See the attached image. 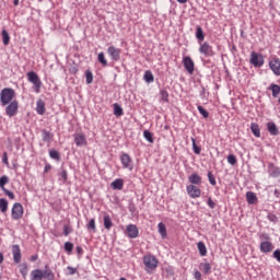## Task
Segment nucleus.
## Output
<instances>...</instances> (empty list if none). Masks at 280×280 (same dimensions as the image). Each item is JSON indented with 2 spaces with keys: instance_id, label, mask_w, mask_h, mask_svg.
I'll return each mask as SVG.
<instances>
[{
  "instance_id": "13",
  "label": "nucleus",
  "mask_w": 280,
  "mask_h": 280,
  "mask_svg": "<svg viewBox=\"0 0 280 280\" xmlns=\"http://www.w3.org/2000/svg\"><path fill=\"white\" fill-rule=\"evenodd\" d=\"M127 233L128 237H130L131 240H137V237H139V228H137V225L135 224H129L127 226Z\"/></svg>"
},
{
  "instance_id": "54",
  "label": "nucleus",
  "mask_w": 280,
  "mask_h": 280,
  "mask_svg": "<svg viewBox=\"0 0 280 280\" xmlns=\"http://www.w3.org/2000/svg\"><path fill=\"white\" fill-rule=\"evenodd\" d=\"M273 258L277 259V261L280 264V249H276L273 252Z\"/></svg>"
},
{
  "instance_id": "49",
  "label": "nucleus",
  "mask_w": 280,
  "mask_h": 280,
  "mask_svg": "<svg viewBox=\"0 0 280 280\" xmlns=\"http://www.w3.org/2000/svg\"><path fill=\"white\" fill-rule=\"evenodd\" d=\"M60 176V178H62L63 183H67L68 180V174L66 170H62L61 172H59L58 174Z\"/></svg>"
},
{
  "instance_id": "64",
  "label": "nucleus",
  "mask_w": 280,
  "mask_h": 280,
  "mask_svg": "<svg viewBox=\"0 0 280 280\" xmlns=\"http://www.w3.org/2000/svg\"><path fill=\"white\" fill-rule=\"evenodd\" d=\"M13 5H19V0H14Z\"/></svg>"
},
{
  "instance_id": "15",
  "label": "nucleus",
  "mask_w": 280,
  "mask_h": 280,
  "mask_svg": "<svg viewBox=\"0 0 280 280\" xmlns=\"http://www.w3.org/2000/svg\"><path fill=\"white\" fill-rule=\"evenodd\" d=\"M12 255L14 264H21V247L19 245L12 246Z\"/></svg>"
},
{
  "instance_id": "16",
  "label": "nucleus",
  "mask_w": 280,
  "mask_h": 280,
  "mask_svg": "<svg viewBox=\"0 0 280 280\" xmlns=\"http://www.w3.org/2000/svg\"><path fill=\"white\" fill-rule=\"evenodd\" d=\"M267 130L272 137H277V135H279V128H277V124L272 121L267 122Z\"/></svg>"
},
{
  "instance_id": "41",
  "label": "nucleus",
  "mask_w": 280,
  "mask_h": 280,
  "mask_svg": "<svg viewBox=\"0 0 280 280\" xmlns=\"http://www.w3.org/2000/svg\"><path fill=\"white\" fill-rule=\"evenodd\" d=\"M191 143H192V150L195 154H200V152H202V148L196 144V138H191Z\"/></svg>"
},
{
  "instance_id": "17",
  "label": "nucleus",
  "mask_w": 280,
  "mask_h": 280,
  "mask_svg": "<svg viewBox=\"0 0 280 280\" xmlns=\"http://www.w3.org/2000/svg\"><path fill=\"white\" fill-rule=\"evenodd\" d=\"M189 183H191V185H202V177H200V175H198V173H192L189 177H188Z\"/></svg>"
},
{
  "instance_id": "38",
  "label": "nucleus",
  "mask_w": 280,
  "mask_h": 280,
  "mask_svg": "<svg viewBox=\"0 0 280 280\" xmlns=\"http://www.w3.org/2000/svg\"><path fill=\"white\" fill-rule=\"evenodd\" d=\"M161 100L162 102H170V93H167V90H161L160 91Z\"/></svg>"
},
{
  "instance_id": "57",
  "label": "nucleus",
  "mask_w": 280,
  "mask_h": 280,
  "mask_svg": "<svg viewBox=\"0 0 280 280\" xmlns=\"http://www.w3.org/2000/svg\"><path fill=\"white\" fill-rule=\"evenodd\" d=\"M2 163H4V165H9V162H8V152H3V155H2Z\"/></svg>"
},
{
  "instance_id": "9",
  "label": "nucleus",
  "mask_w": 280,
  "mask_h": 280,
  "mask_svg": "<svg viewBox=\"0 0 280 280\" xmlns=\"http://www.w3.org/2000/svg\"><path fill=\"white\" fill-rule=\"evenodd\" d=\"M183 65L186 71H188V73H190L191 75L194 73V70L196 69V65L194 63V60L191 59V57L189 56L184 57Z\"/></svg>"
},
{
  "instance_id": "21",
  "label": "nucleus",
  "mask_w": 280,
  "mask_h": 280,
  "mask_svg": "<svg viewBox=\"0 0 280 280\" xmlns=\"http://www.w3.org/2000/svg\"><path fill=\"white\" fill-rule=\"evenodd\" d=\"M246 200H247L248 205H256L257 203V195L253 191H247Z\"/></svg>"
},
{
  "instance_id": "46",
  "label": "nucleus",
  "mask_w": 280,
  "mask_h": 280,
  "mask_svg": "<svg viewBox=\"0 0 280 280\" xmlns=\"http://www.w3.org/2000/svg\"><path fill=\"white\" fill-rule=\"evenodd\" d=\"M66 253H73V243L71 242H66L63 246Z\"/></svg>"
},
{
  "instance_id": "14",
  "label": "nucleus",
  "mask_w": 280,
  "mask_h": 280,
  "mask_svg": "<svg viewBox=\"0 0 280 280\" xmlns=\"http://www.w3.org/2000/svg\"><path fill=\"white\" fill-rule=\"evenodd\" d=\"M269 68L275 73V75H280V60H279V58H275L273 60L269 61Z\"/></svg>"
},
{
  "instance_id": "47",
  "label": "nucleus",
  "mask_w": 280,
  "mask_h": 280,
  "mask_svg": "<svg viewBox=\"0 0 280 280\" xmlns=\"http://www.w3.org/2000/svg\"><path fill=\"white\" fill-rule=\"evenodd\" d=\"M208 179H209L210 185L215 187V185H217L215 176H213V173L211 171L208 172Z\"/></svg>"
},
{
  "instance_id": "43",
  "label": "nucleus",
  "mask_w": 280,
  "mask_h": 280,
  "mask_svg": "<svg viewBox=\"0 0 280 280\" xmlns=\"http://www.w3.org/2000/svg\"><path fill=\"white\" fill-rule=\"evenodd\" d=\"M50 159H54V161H60V153L56 150L49 151Z\"/></svg>"
},
{
  "instance_id": "23",
  "label": "nucleus",
  "mask_w": 280,
  "mask_h": 280,
  "mask_svg": "<svg viewBox=\"0 0 280 280\" xmlns=\"http://www.w3.org/2000/svg\"><path fill=\"white\" fill-rule=\"evenodd\" d=\"M250 130L255 137H261V131L259 129V125L257 122L250 124Z\"/></svg>"
},
{
  "instance_id": "61",
  "label": "nucleus",
  "mask_w": 280,
  "mask_h": 280,
  "mask_svg": "<svg viewBox=\"0 0 280 280\" xmlns=\"http://www.w3.org/2000/svg\"><path fill=\"white\" fill-rule=\"evenodd\" d=\"M3 253L0 252V264H3Z\"/></svg>"
},
{
  "instance_id": "24",
  "label": "nucleus",
  "mask_w": 280,
  "mask_h": 280,
  "mask_svg": "<svg viewBox=\"0 0 280 280\" xmlns=\"http://www.w3.org/2000/svg\"><path fill=\"white\" fill-rule=\"evenodd\" d=\"M158 229L161 237L165 240V237H167V228L165 226V223L163 222L159 223Z\"/></svg>"
},
{
  "instance_id": "40",
  "label": "nucleus",
  "mask_w": 280,
  "mask_h": 280,
  "mask_svg": "<svg viewBox=\"0 0 280 280\" xmlns=\"http://www.w3.org/2000/svg\"><path fill=\"white\" fill-rule=\"evenodd\" d=\"M88 231H92V233L97 232V228L95 226V219H91L88 223Z\"/></svg>"
},
{
  "instance_id": "32",
  "label": "nucleus",
  "mask_w": 280,
  "mask_h": 280,
  "mask_svg": "<svg viewBox=\"0 0 280 280\" xmlns=\"http://www.w3.org/2000/svg\"><path fill=\"white\" fill-rule=\"evenodd\" d=\"M1 34L3 45H10V33H8L5 28H3Z\"/></svg>"
},
{
  "instance_id": "19",
  "label": "nucleus",
  "mask_w": 280,
  "mask_h": 280,
  "mask_svg": "<svg viewBox=\"0 0 280 280\" xmlns=\"http://www.w3.org/2000/svg\"><path fill=\"white\" fill-rule=\"evenodd\" d=\"M42 137H43V141L45 143H51V141L54 139V133L47 131L46 129H43Z\"/></svg>"
},
{
  "instance_id": "18",
  "label": "nucleus",
  "mask_w": 280,
  "mask_h": 280,
  "mask_svg": "<svg viewBox=\"0 0 280 280\" xmlns=\"http://www.w3.org/2000/svg\"><path fill=\"white\" fill-rule=\"evenodd\" d=\"M74 143L79 148L82 147V145H86V137L84 135H82V133L74 135Z\"/></svg>"
},
{
  "instance_id": "58",
  "label": "nucleus",
  "mask_w": 280,
  "mask_h": 280,
  "mask_svg": "<svg viewBox=\"0 0 280 280\" xmlns=\"http://www.w3.org/2000/svg\"><path fill=\"white\" fill-rule=\"evenodd\" d=\"M49 170H51V164H46L44 168L45 174H47Z\"/></svg>"
},
{
  "instance_id": "53",
  "label": "nucleus",
  "mask_w": 280,
  "mask_h": 280,
  "mask_svg": "<svg viewBox=\"0 0 280 280\" xmlns=\"http://www.w3.org/2000/svg\"><path fill=\"white\" fill-rule=\"evenodd\" d=\"M67 270H68V275H75V272H78V269L71 266L67 267Z\"/></svg>"
},
{
  "instance_id": "5",
  "label": "nucleus",
  "mask_w": 280,
  "mask_h": 280,
  "mask_svg": "<svg viewBox=\"0 0 280 280\" xmlns=\"http://www.w3.org/2000/svg\"><path fill=\"white\" fill-rule=\"evenodd\" d=\"M199 52L206 58H211L215 56V51H213V46L209 45V42L199 43Z\"/></svg>"
},
{
  "instance_id": "28",
  "label": "nucleus",
  "mask_w": 280,
  "mask_h": 280,
  "mask_svg": "<svg viewBox=\"0 0 280 280\" xmlns=\"http://www.w3.org/2000/svg\"><path fill=\"white\" fill-rule=\"evenodd\" d=\"M143 80H144L145 82H148V84H150L151 82H153V81H154V74H152V71L147 70V71L144 72Z\"/></svg>"
},
{
  "instance_id": "11",
  "label": "nucleus",
  "mask_w": 280,
  "mask_h": 280,
  "mask_svg": "<svg viewBox=\"0 0 280 280\" xmlns=\"http://www.w3.org/2000/svg\"><path fill=\"white\" fill-rule=\"evenodd\" d=\"M107 54H109L112 60L117 62L121 56V50L119 48H116L115 46H109L107 49Z\"/></svg>"
},
{
  "instance_id": "8",
  "label": "nucleus",
  "mask_w": 280,
  "mask_h": 280,
  "mask_svg": "<svg viewBox=\"0 0 280 280\" xmlns=\"http://www.w3.org/2000/svg\"><path fill=\"white\" fill-rule=\"evenodd\" d=\"M16 113H19V101L13 100L7 105L5 114L8 115V117H14Z\"/></svg>"
},
{
  "instance_id": "3",
  "label": "nucleus",
  "mask_w": 280,
  "mask_h": 280,
  "mask_svg": "<svg viewBox=\"0 0 280 280\" xmlns=\"http://www.w3.org/2000/svg\"><path fill=\"white\" fill-rule=\"evenodd\" d=\"M28 82L34 84V91L35 93H40V86H43V81H40V78L38 74L34 71L27 72Z\"/></svg>"
},
{
  "instance_id": "27",
  "label": "nucleus",
  "mask_w": 280,
  "mask_h": 280,
  "mask_svg": "<svg viewBox=\"0 0 280 280\" xmlns=\"http://www.w3.org/2000/svg\"><path fill=\"white\" fill-rule=\"evenodd\" d=\"M196 38L199 40V44L205 40V31H202L201 26H197L196 28Z\"/></svg>"
},
{
  "instance_id": "39",
  "label": "nucleus",
  "mask_w": 280,
  "mask_h": 280,
  "mask_svg": "<svg viewBox=\"0 0 280 280\" xmlns=\"http://www.w3.org/2000/svg\"><path fill=\"white\" fill-rule=\"evenodd\" d=\"M97 60L102 63L103 67H108V61L106 60L104 52L98 54Z\"/></svg>"
},
{
  "instance_id": "30",
  "label": "nucleus",
  "mask_w": 280,
  "mask_h": 280,
  "mask_svg": "<svg viewBox=\"0 0 280 280\" xmlns=\"http://www.w3.org/2000/svg\"><path fill=\"white\" fill-rule=\"evenodd\" d=\"M113 189H124V179H116L112 183Z\"/></svg>"
},
{
  "instance_id": "62",
  "label": "nucleus",
  "mask_w": 280,
  "mask_h": 280,
  "mask_svg": "<svg viewBox=\"0 0 280 280\" xmlns=\"http://www.w3.org/2000/svg\"><path fill=\"white\" fill-rule=\"evenodd\" d=\"M178 3H187V0H177Z\"/></svg>"
},
{
  "instance_id": "31",
  "label": "nucleus",
  "mask_w": 280,
  "mask_h": 280,
  "mask_svg": "<svg viewBox=\"0 0 280 280\" xmlns=\"http://www.w3.org/2000/svg\"><path fill=\"white\" fill-rule=\"evenodd\" d=\"M114 115L116 117H121V115H124V108H121V106L117 103L114 104Z\"/></svg>"
},
{
  "instance_id": "36",
  "label": "nucleus",
  "mask_w": 280,
  "mask_h": 280,
  "mask_svg": "<svg viewBox=\"0 0 280 280\" xmlns=\"http://www.w3.org/2000/svg\"><path fill=\"white\" fill-rule=\"evenodd\" d=\"M270 172L273 178H277L280 176V168L278 166H275L273 164L270 165Z\"/></svg>"
},
{
  "instance_id": "52",
  "label": "nucleus",
  "mask_w": 280,
  "mask_h": 280,
  "mask_svg": "<svg viewBox=\"0 0 280 280\" xmlns=\"http://www.w3.org/2000/svg\"><path fill=\"white\" fill-rule=\"evenodd\" d=\"M70 233H71V226L65 225L63 226V235H66V237H67V235H69Z\"/></svg>"
},
{
  "instance_id": "51",
  "label": "nucleus",
  "mask_w": 280,
  "mask_h": 280,
  "mask_svg": "<svg viewBox=\"0 0 280 280\" xmlns=\"http://www.w3.org/2000/svg\"><path fill=\"white\" fill-rule=\"evenodd\" d=\"M208 207H210V209H215V201H213L211 197L208 198Z\"/></svg>"
},
{
  "instance_id": "4",
  "label": "nucleus",
  "mask_w": 280,
  "mask_h": 280,
  "mask_svg": "<svg viewBox=\"0 0 280 280\" xmlns=\"http://www.w3.org/2000/svg\"><path fill=\"white\" fill-rule=\"evenodd\" d=\"M143 264L147 268V272H150V270H156V268H159V260L152 255L144 256Z\"/></svg>"
},
{
  "instance_id": "25",
  "label": "nucleus",
  "mask_w": 280,
  "mask_h": 280,
  "mask_svg": "<svg viewBox=\"0 0 280 280\" xmlns=\"http://www.w3.org/2000/svg\"><path fill=\"white\" fill-rule=\"evenodd\" d=\"M36 112L38 115H45V101H37Z\"/></svg>"
},
{
  "instance_id": "10",
  "label": "nucleus",
  "mask_w": 280,
  "mask_h": 280,
  "mask_svg": "<svg viewBox=\"0 0 280 280\" xmlns=\"http://www.w3.org/2000/svg\"><path fill=\"white\" fill-rule=\"evenodd\" d=\"M186 191L190 196V198H200V194H202L200 188H198V186L194 184L188 185L186 187Z\"/></svg>"
},
{
  "instance_id": "35",
  "label": "nucleus",
  "mask_w": 280,
  "mask_h": 280,
  "mask_svg": "<svg viewBox=\"0 0 280 280\" xmlns=\"http://www.w3.org/2000/svg\"><path fill=\"white\" fill-rule=\"evenodd\" d=\"M0 211L1 213H5L8 211V199L5 198L0 199Z\"/></svg>"
},
{
  "instance_id": "37",
  "label": "nucleus",
  "mask_w": 280,
  "mask_h": 280,
  "mask_svg": "<svg viewBox=\"0 0 280 280\" xmlns=\"http://www.w3.org/2000/svg\"><path fill=\"white\" fill-rule=\"evenodd\" d=\"M8 183H10V178H8V176L3 175L0 177V188L2 189V191L7 189L5 185H8Z\"/></svg>"
},
{
  "instance_id": "26",
  "label": "nucleus",
  "mask_w": 280,
  "mask_h": 280,
  "mask_svg": "<svg viewBox=\"0 0 280 280\" xmlns=\"http://www.w3.org/2000/svg\"><path fill=\"white\" fill-rule=\"evenodd\" d=\"M104 229H106L107 231H110V229H113V220L110 219V215H105L104 219Z\"/></svg>"
},
{
  "instance_id": "33",
  "label": "nucleus",
  "mask_w": 280,
  "mask_h": 280,
  "mask_svg": "<svg viewBox=\"0 0 280 280\" xmlns=\"http://www.w3.org/2000/svg\"><path fill=\"white\" fill-rule=\"evenodd\" d=\"M269 89L272 92V97H278L279 96V94H280V86L279 85L272 83Z\"/></svg>"
},
{
  "instance_id": "48",
  "label": "nucleus",
  "mask_w": 280,
  "mask_h": 280,
  "mask_svg": "<svg viewBox=\"0 0 280 280\" xmlns=\"http://www.w3.org/2000/svg\"><path fill=\"white\" fill-rule=\"evenodd\" d=\"M228 163H230V165H237V158L234 154H230L228 156Z\"/></svg>"
},
{
  "instance_id": "55",
  "label": "nucleus",
  "mask_w": 280,
  "mask_h": 280,
  "mask_svg": "<svg viewBox=\"0 0 280 280\" xmlns=\"http://www.w3.org/2000/svg\"><path fill=\"white\" fill-rule=\"evenodd\" d=\"M268 220H269L270 222H277V221H278L277 215H276V214H272V213H269V214H268Z\"/></svg>"
},
{
  "instance_id": "22",
  "label": "nucleus",
  "mask_w": 280,
  "mask_h": 280,
  "mask_svg": "<svg viewBox=\"0 0 280 280\" xmlns=\"http://www.w3.org/2000/svg\"><path fill=\"white\" fill-rule=\"evenodd\" d=\"M199 269L202 270L203 275H211V264L209 262H201Z\"/></svg>"
},
{
  "instance_id": "20",
  "label": "nucleus",
  "mask_w": 280,
  "mask_h": 280,
  "mask_svg": "<svg viewBox=\"0 0 280 280\" xmlns=\"http://www.w3.org/2000/svg\"><path fill=\"white\" fill-rule=\"evenodd\" d=\"M272 248H275L272 246V244L268 241H265L260 244V250L261 253H271Z\"/></svg>"
},
{
  "instance_id": "1",
  "label": "nucleus",
  "mask_w": 280,
  "mask_h": 280,
  "mask_svg": "<svg viewBox=\"0 0 280 280\" xmlns=\"http://www.w3.org/2000/svg\"><path fill=\"white\" fill-rule=\"evenodd\" d=\"M54 280L56 279V275L54 273V271L51 270V268H49V265H45V269L40 270V269H34L31 272V280Z\"/></svg>"
},
{
  "instance_id": "45",
  "label": "nucleus",
  "mask_w": 280,
  "mask_h": 280,
  "mask_svg": "<svg viewBox=\"0 0 280 280\" xmlns=\"http://www.w3.org/2000/svg\"><path fill=\"white\" fill-rule=\"evenodd\" d=\"M197 108H198L200 115H202V117L205 119H207L209 117V112H207V109H205V107H202V105H198Z\"/></svg>"
},
{
  "instance_id": "7",
  "label": "nucleus",
  "mask_w": 280,
  "mask_h": 280,
  "mask_svg": "<svg viewBox=\"0 0 280 280\" xmlns=\"http://www.w3.org/2000/svg\"><path fill=\"white\" fill-rule=\"evenodd\" d=\"M11 217L13 220H21V218H23V205H21V202H16L13 205L11 210Z\"/></svg>"
},
{
  "instance_id": "2",
  "label": "nucleus",
  "mask_w": 280,
  "mask_h": 280,
  "mask_svg": "<svg viewBox=\"0 0 280 280\" xmlns=\"http://www.w3.org/2000/svg\"><path fill=\"white\" fill-rule=\"evenodd\" d=\"M16 97V92L12 88H4L0 92V104L1 106H8Z\"/></svg>"
},
{
  "instance_id": "50",
  "label": "nucleus",
  "mask_w": 280,
  "mask_h": 280,
  "mask_svg": "<svg viewBox=\"0 0 280 280\" xmlns=\"http://www.w3.org/2000/svg\"><path fill=\"white\" fill-rule=\"evenodd\" d=\"M3 194H5V196H8L10 198V200H14L15 196L14 192L8 190V188H4V190H2Z\"/></svg>"
},
{
  "instance_id": "29",
  "label": "nucleus",
  "mask_w": 280,
  "mask_h": 280,
  "mask_svg": "<svg viewBox=\"0 0 280 280\" xmlns=\"http://www.w3.org/2000/svg\"><path fill=\"white\" fill-rule=\"evenodd\" d=\"M197 248H198L199 254L201 255V257H206V255H207V245H205L202 242H199L197 244Z\"/></svg>"
},
{
  "instance_id": "42",
  "label": "nucleus",
  "mask_w": 280,
  "mask_h": 280,
  "mask_svg": "<svg viewBox=\"0 0 280 280\" xmlns=\"http://www.w3.org/2000/svg\"><path fill=\"white\" fill-rule=\"evenodd\" d=\"M20 272L23 277V279H25V277H27V272H28V269H27V264H22L20 265Z\"/></svg>"
},
{
  "instance_id": "34",
  "label": "nucleus",
  "mask_w": 280,
  "mask_h": 280,
  "mask_svg": "<svg viewBox=\"0 0 280 280\" xmlns=\"http://www.w3.org/2000/svg\"><path fill=\"white\" fill-rule=\"evenodd\" d=\"M143 137L149 141V143H154V135L150 130H144Z\"/></svg>"
},
{
  "instance_id": "44",
  "label": "nucleus",
  "mask_w": 280,
  "mask_h": 280,
  "mask_svg": "<svg viewBox=\"0 0 280 280\" xmlns=\"http://www.w3.org/2000/svg\"><path fill=\"white\" fill-rule=\"evenodd\" d=\"M86 84H93V72L91 70L85 71Z\"/></svg>"
},
{
  "instance_id": "6",
  "label": "nucleus",
  "mask_w": 280,
  "mask_h": 280,
  "mask_svg": "<svg viewBox=\"0 0 280 280\" xmlns=\"http://www.w3.org/2000/svg\"><path fill=\"white\" fill-rule=\"evenodd\" d=\"M249 62L250 65H253V67L256 68L264 67V56L261 54L253 51L250 54Z\"/></svg>"
},
{
  "instance_id": "12",
  "label": "nucleus",
  "mask_w": 280,
  "mask_h": 280,
  "mask_svg": "<svg viewBox=\"0 0 280 280\" xmlns=\"http://www.w3.org/2000/svg\"><path fill=\"white\" fill-rule=\"evenodd\" d=\"M120 161H121L122 166L126 170H132V164H131L132 159L130 158V155L128 153H122L120 156Z\"/></svg>"
},
{
  "instance_id": "60",
  "label": "nucleus",
  "mask_w": 280,
  "mask_h": 280,
  "mask_svg": "<svg viewBox=\"0 0 280 280\" xmlns=\"http://www.w3.org/2000/svg\"><path fill=\"white\" fill-rule=\"evenodd\" d=\"M36 259H38V255H33V256L31 257V261H36Z\"/></svg>"
},
{
  "instance_id": "59",
  "label": "nucleus",
  "mask_w": 280,
  "mask_h": 280,
  "mask_svg": "<svg viewBox=\"0 0 280 280\" xmlns=\"http://www.w3.org/2000/svg\"><path fill=\"white\" fill-rule=\"evenodd\" d=\"M77 253L78 255H82V253H84V249H82L81 246H77Z\"/></svg>"
},
{
  "instance_id": "56",
  "label": "nucleus",
  "mask_w": 280,
  "mask_h": 280,
  "mask_svg": "<svg viewBox=\"0 0 280 280\" xmlns=\"http://www.w3.org/2000/svg\"><path fill=\"white\" fill-rule=\"evenodd\" d=\"M194 278H195L196 280H201V279H202V273H200V271L196 270V271L194 272Z\"/></svg>"
},
{
  "instance_id": "63",
  "label": "nucleus",
  "mask_w": 280,
  "mask_h": 280,
  "mask_svg": "<svg viewBox=\"0 0 280 280\" xmlns=\"http://www.w3.org/2000/svg\"><path fill=\"white\" fill-rule=\"evenodd\" d=\"M72 73H78V68H72Z\"/></svg>"
}]
</instances>
